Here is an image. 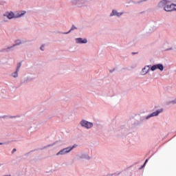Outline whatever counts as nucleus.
<instances>
[{"instance_id":"nucleus-14","label":"nucleus","mask_w":176,"mask_h":176,"mask_svg":"<svg viewBox=\"0 0 176 176\" xmlns=\"http://www.w3.org/2000/svg\"><path fill=\"white\" fill-rule=\"evenodd\" d=\"M164 50L165 51H166V52H168V50H173V47H168V48H166V47H164Z\"/></svg>"},{"instance_id":"nucleus-23","label":"nucleus","mask_w":176,"mask_h":176,"mask_svg":"<svg viewBox=\"0 0 176 176\" xmlns=\"http://www.w3.org/2000/svg\"><path fill=\"white\" fill-rule=\"evenodd\" d=\"M70 31L67 32V34H69Z\"/></svg>"},{"instance_id":"nucleus-20","label":"nucleus","mask_w":176,"mask_h":176,"mask_svg":"<svg viewBox=\"0 0 176 176\" xmlns=\"http://www.w3.org/2000/svg\"><path fill=\"white\" fill-rule=\"evenodd\" d=\"M13 152H16V148H14V149H13Z\"/></svg>"},{"instance_id":"nucleus-12","label":"nucleus","mask_w":176,"mask_h":176,"mask_svg":"<svg viewBox=\"0 0 176 176\" xmlns=\"http://www.w3.org/2000/svg\"><path fill=\"white\" fill-rule=\"evenodd\" d=\"M87 0H79L78 3H86Z\"/></svg>"},{"instance_id":"nucleus-9","label":"nucleus","mask_w":176,"mask_h":176,"mask_svg":"<svg viewBox=\"0 0 176 176\" xmlns=\"http://www.w3.org/2000/svg\"><path fill=\"white\" fill-rule=\"evenodd\" d=\"M123 14V12H119L115 10L112 11V12L110 14L111 17H113V16H117V17H120Z\"/></svg>"},{"instance_id":"nucleus-4","label":"nucleus","mask_w":176,"mask_h":176,"mask_svg":"<svg viewBox=\"0 0 176 176\" xmlns=\"http://www.w3.org/2000/svg\"><path fill=\"white\" fill-rule=\"evenodd\" d=\"M76 146H69L67 148H65L62 150H60L59 152H58L56 155V156H63V155H67V153H69L72 151H73V149H74Z\"/></svg>"},{"instance_id":"nucleus-10","label":"nucleus","mask_w":176,"mask_h":176,"mask_svg":"<svg viewBox=\"0 0 176 176\" xmlns=\"http://www.w3.org/2000/svg\"><path fill=\"white\" fill-rule=\"evenodd\" d=\"M77 159H90V157L85 153H80L77 155Z\"/></svg>"},{"instance_id":"nucleus-19","label":"nucleus","mask_w":176,"mask_h":176,"mask_svg":"<svg viewBox=\"0 0 176 176\" xmlns=\"http://www.w3.org/2000/svg\"><path fill=\"white\" fill-rule=\"evenodd\" d=\"M146 162H148V160H146L143 166H145V164H146Z\"/></svg>"},{"instance_id":"nucleus-7","label":"nucleus","mask_w":176,"mask_h":176,"mask_svg":"<svg viewBox=\"0 0 176 176\" xmlns=\"http://www.w3.org/2000/svg\"><path fill=\"white\" fill-rule=\"evenodd\" d=\"M162 112H163V109H160L158 110H157L156 111L153 112V113L150 114L149 116H148L146 119H149L151 118H153V116H158L159 113H162Z\"/></svg>"},{"instance_id":"nucleus-17","label":"nucleus","mask_w":176,"mask_h":176,"mask_svg":"<svg viewBox=\"0 0 176 176\" xmlns=\"http://www.w3.org/2000/svg\"><path fill=\"white\" fill-rule=\"evenodd\" d=\"M18 42V45H21V41L20 40H19Z\"/></svg>"},{"instance_id":"nucleus-11","label":"nucleus","mask_w":176,"mask_h":176,"mask_svg":"<svg viewBox=\"0 0 176 176\" xmlns=\"http://www.w3.org/2000/svg\"><path fill=\"white\" fill-rule=\"evenodd\" d=\"M19 69H20V66L16 69V71L12 74L13 78H17V76H19Z\"/></svg>"},{"instance_id":"nucleus-16","label":"nucleus","mask_w":176,"mask_h":176,"mask_svg":"<svg viewBox=\"0 0 176 176\" xmlns=\"http://www.w3.org/2000/svg\"><path fill=\"white\" fill-rule=\"evenodd\" d=\"M41 50L43 51L45 50V45H41L40 47Z\"/></svg>"},{"instance_id":"nucleus-22","label":"nucleus","mask_w":176,"mask_h":176,"mask_svg":"<svg viewBox=\"0 0 176 176\" xmlns=\"http://www.w3.org/2000/svg\"><path fill=\"white\" fill-rule=\"evenodd\" d=\"M110 72H113V70H110Z\"/></svg>"},{"instance_id":"nucleus-3","label":"nucleus","mask_w":176,"mask_h":176,"mask_svg":"<svg viewBox=\"0 0 176 176\" xmlns=\"http://www.w3.org/2000/svg\"><path fill=\"white\" fill-rule=\"evenodd\" d=\"M80 126L81 127H83L84 129L90 130V129L93 128L94 124H93V122H90L85 119H82L80 122Z\"/></svg>"},{"instance_id":"nucleus-13","label":"nucleus","mask_w":176,"mask_h":176,"mask_svg":"<svg viewBox=\"0 0 176 176\" xmlns=\"http://www.w3.org/2000/svg\"><path fill=\"white\" fill-rule=\"evenodd\" d=\"M11 119H19L20 118L19 116H10V117Z\"/></svg>"},{"instance_id":"nucleus-5","label":"nucleus","mask_w":176,"mask_h":176,"mask_svg":"<svg viewBox=\"0 0 176 176\" xmlns=\"http://www.w3.org/2000/svg\"><path fill=\"white\" fill-rule=\"evenodd\" d=\"M156 69H159L160 71H163L164 69V66H163L162 64L159 63V64H156L153 65L151 67V71H156Z\"/></svg>"},{"instance_id":"nucleus-21","label":"nucleus","mask_w":176,"mask_h":176,"mask_svg":"<svg viewBox=\"0 0 176 176\" xmlns=\"http://www.w3.org/2000/svg\"><path fill=\"white\" fill-rule=\"evenodd\" d=\"M0 145H3V143H1V142H0Z\"/></svg>"},{"instance_id":"nucleus-8","label":"nucleus","mask_w":176,"mask_h":176,"mask_svg":"<svg viewBox=\"0 0 176 176\" xmlns=\"http://www.w3.org/2000/svg\"><path fill=\"white\" fill-rule=\"evenodd\" d=\"M75 41H76V43H78V44L87 43V38H76Z\"/></svg>"},{"instance_id":"nucleus-15","label":"nucleus","mask_w":176,"mask_h":176,"mask_svg":"<svg viewBox=\"0 0 176 176\" xmlns=\"http://www.w3.org/2000/svg\"><path fill=\"white\" fill-rule=\"evenodd\" d=\"M170 104H176V98L170 101Z\"/></svg>"},{"instance_id":"nucleus-1","label":"nucleus","mask_w":176,"mask_h":176,"mask_svg":"<svg viewBox=\"0 0 176 176\" xmlns=\"http://www.w3.org/2000/svg\"><path fill=\"white\" fill-rule=\"evenodd\" d=\"M25 13H27L25 11H19L16 12H13L12 11L6 12L1 16V21H3V23H8L9 20L20 19V17H23Z\"/></svg>"},{"instance_id":"nucleus-18","label":"nucleus","mask_w":176,"mask_h":176,"mask_svg":"<svg viewBox=\"0 0 176 176\" xmlns=\"http://www.w3.org/2000/svg\"><path fill=\"white\" fill-rule=\"evenodd\" d=\"M2 118H8V116H3Z\"/></svg>"},{"instance_id":"nucleus-24","label":"nucleus","mask_w":176,"mask_h":176,"mask_svg":"<svg viewBox=\"0 0 176 176\" xmlns=\"http://www.w3.org/2000/svg\"><path fill=\"white\" fill-rule=\"evenodd\" d=\"M12 47H10V49H12Z\"/></svg>"},{"instance_id":"nucleus-6","label":"nucleus","mask_w":176,"mask_h":176,"mask_svg":"<svg viewBox=\"0 0 176 176\" xmlns=\"http://www.w3.org/2000/svg\"><path fill=\"white\" fill-rule=\"evenodd\" d=\"M150 69H151V66H149V65L145 66V67L142 69V71H141V72H140V75H141L142 76H144V75H146V74H148V72H149Z\"/></svg>"},{"instance_id":"nucleus-2","label":"nucleus","mask_w":176,"mask_h":176,"mask_svg":"<svg viewBox=\"0 0 176 176\" xmlns=\"http://www.w3.org/2000/svg\"><path fill=\"white\" fill-rule=\"evenodd\" d=\"M158 8H162L165 12H176V3L170 0H162L158 3Z\"/></svg>"}]
</instances>
